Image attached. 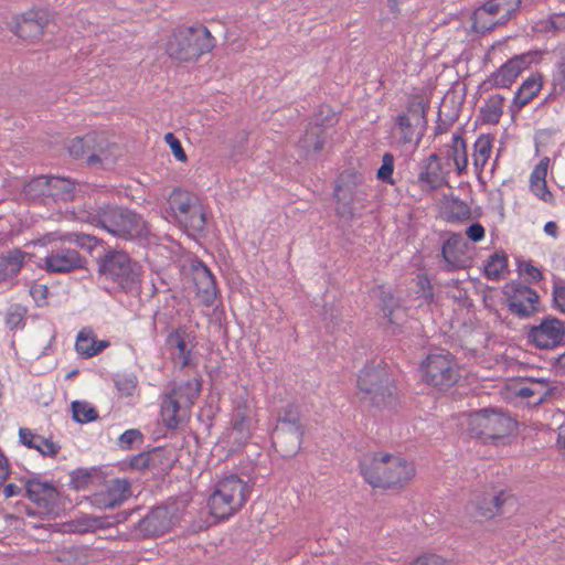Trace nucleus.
I'll return each mask as SVG.
<instances>
[{"label":"nucleus","instance_id":"f257e3e1","mask_svg":"<svg viewBox=\"0 0 565 565\" xmlns=\"http://www.w3.org/2000/svg\"><path fill=\"white\" fill-rule=\"evenodd\" d=\"M81 220L99 226L110 235L124 241L142 242L150 234L148 223L142 215L119 205H102Z\"/></svg>","mask_w":565,"mask_h":565},{"label":"nucleus","instance_id":"f03ea898","mask_svg":"<svg viewBox=\"0 0 565 565\" xmlns=\"http://www.w3.org/2000/svg\"><path fill=\"white\" fill-rule=\"evenodd\" d=\"M361 475L374 488L399 489L415 476V467L406 459L391 454L365 456L360 462Z\"/></svg>","mask_w":565,"mask_h":565},{"label":"nucleus","instance_id":"7ed1b4c3","mask_svg":"<svg viewBox=\"0 0 565 565\" xmlns=\"http://www.w3.org/2000/svg\"><path fill=\"white\" fill-rule=\"evenodd\" d=\"M214 46L215 39L210 30L201 23H195L177 28L168 42L167 52L179 62H190L211 52Z\"/></svg>","mask_w":565,"mask_h":565},{"label":"nucleus","instance_id":"20e7f679","mask_svg":"<svg viewBox=\"0 0 565 565\" xmlns=\"http://www.w3.org/2000/svg\"><path fill=\"white\" fill-rule=\"evenodd\" d=\"M250 494L249 486L236 475L220 480L209 498L211 514L217 519H227L238 512Z\"/></svg>","mask_w":565,"mask_h":565},{"label":"nucleus","instance_id":"39448f33","mask_svg":"<svg viewBox=\"0 0 565 565\" xmlns=\"http://www.w3.org/2000/svg\"><path fill=\"white\" fill-rule=\"evenodd\" d=\"M358 395L370 406L382 407L391 404L394 386L386 369L381 364L364 366L358 376Z\"/></svg>","mask_w":565,"mask_h":565},{"label":"nucleus","instance_id":"423d86ee","mask_svg":"<svg viewBox=\"0 0 565 565\" xmlns=\"http://www.w3.org/2000/svg\"><path fill=\"white\" fill-rule=\"evenodd\" d=\"M97 264L98 273L124 290H131L139 284L141 267L122 250L107 252Z\"/></svg>","mask_w":565,"mask_h":565},{"label":"nucleus","instance_id":"0eeeda50","mask_svg":"<svg viewBox=\"0 0 565 565\" xmlns=\"http://www.w3.org/2000/svg\"><path fill=\"white\" fill-rule=\"evenodd\" d=\"M168 204L175 220L186 231L201 233L206 226V210L200 199L182 189H174L168 199Z\"/></svg>","mask_w":565,"mask_h":565},{"label":"nucleus","instance_id":"6e6552de","mask_svg":"<svg viewBox=\"0 0 565 565\" xmlns=\"http://www.w3.org/2000/svg\"><path fill=\"white\" fill-rule=\"evenodd\" d=\"M514 420L507 414L483 408L468 417V429L471 436L483 439H498L513 430Z\"/></svg>","mask_w":565,"mask_h":565},{"label":"nucleus","instance_id":"1a4fd4ad","mask_svg":"<svg viewBox=\"0 0 565 565\" xmlns=\"http://www.w3.org/2000/svg\"><path fill=\"white\" fill-rule=\"evenodd\" d=\"M423 380L438 390H447L459 377L454 356L447 351H438L427 355L422 365Z\"/></svg>","mask_w":565,"mask_h":565},{"label":"nucleus","instance_id":"9d476101","mask_svg":"<svg viewBox=\"0 0 565 565\" xmlns=\"http://www.w3.org/2000/svg\"><path fill=\"white\" fill-rule=\"evenodd\" d=\"M426 110V105L422 100L415 99L408 103L405 113L396 117L395 128L401 143L407 145L413 141L418 143L420 141L427 127Z\"/></svg>","mask_w":565,"mask_h":565},{"label":"nucleus","instance_id":"9b49d317","mask_svg":"<svg viewBox=\"0 0 565 565\" xmlns=\"http://www.w3.org/2000/svg\"><path fill=\"white\" fill-rule=\"evenodd\" d=\"M362 183V175L345 171L339 178L334 189V196L338 202L337 214L345 220H352L355 216L356 203L362 200L366 193L359 188Z\"/></svg>","mask_w":565,"mask_h":565},{"label":"nucleus","instance_id":"f8f14e48","mask_svg":"<svg viewBox=\"0 0 565 565\" xmlns=\"http://www.w3.org/2000/svg\"><path fill=\"white\" fill-rule=\"evenodd\" d=\"M54 243L47 255L44 257L43 269L49 274H70L75 270L85 269L87 258L76 248Z\"/></svg>","mask_w":565,"mask_h":565},{"label":"nucleus","instance_id":"ddd939ff","mask_svg":"<svg viewBox=\"0 0 565 565\" xmlns=\"http://www.w3.org/2000/svg\"><path fill=\"white\" fill-rule=\"evenodd\" d=\"M178 511L175 503L154 507L139 520L137 530L142 537L163 535L179 522Z\"/></svg>","mask_w":565,"mask_h":565},{"label":"nucleus","instance_id":"4468645a","mask_svg":"<svg viewBox=\"0 0 565 565\" xmlns=\"http://www.w3.org/2000/svg\"><path fill=\"white\" fill-rule=\"evenodd\" d=\"M503 295L509 311L519 318H529L539 310L537 292L522 282H508L503 287Z\"/></svg>","mask_w":565,"mask_h":565},{"label":"nucleus","instance_id":"2eb2a0df","mask_svg":"<svg viewBox=\"0 0 565 565\" xmlns=\"http://www.w3.org/2000/svg\"><path fill=\"white\" fill-rule=\"evenodd\" d=\"M334 122L335 115L329 108H321L315 115L312 121L309 122L305 134L298 141V147L306 154L321 151L326 142L324 127L332 126Z\"/></svg>","mask_w":565,"mask_h":565},{"label":"nucleus","instance_id":"dca6fc26","mask_svg":"<svg viewBox=\"0 0 565 565\" xmlns=\"http://www.w3.org/2000/svg\"><path fill=\"white\" fill-rule=\"evenodd\" d=\"M564 337V323L556 318H545L540 324L531 327L526 332L529 343L545 350L558 347Z\"/></svg>","mask_w":565,"mask_h":565},{"label":"nucleus","instance_id":"f3484780","mask_svg":"<svg viewBox=\"0 0 565 565\" xmlns=\"http://www.w3.org/2000/svg\"><path fill=\"white\" fill-rule=\"evenodd\" d=\"M25 495L40 509L41 513L51 514L56 509L58 492L49 481H41L39 477L23 478Z\"/></svg>","mask_w":565,"mask_h":565},{"label":"nucleus","instance_id":"a211bd4d","mask_svg":"<svg viewBox=\"0 0 565 565\" xmlns=\"http://www.w3.org/2000/svg\"><path fill=\"white\" fill-rule=\"evenodd\" d=\"M532 62L533 55L531 53L515 55L492 73L488 83L494 87L508 88Z\"/></svg>","mask_w":565,"mask_h":565},{"label":"nucleus","instance_id":"6ab92c4d","mask_svg":"<svg viewBox=\"0 0 565 565\" xmlns=\"http://www.w3.org/2000/svg\"><path fill=\"white\" fill-rule=\"evenodd\" d=\"M130 495V483L124 479H114L105 490L94 493L90 502L98 509H113L120 505Z\"/></svg>","mask_w":565,"mask_h":565},{"label":"nucleus","instance_id":"aec40b11","mask_svg":"<svg viewBox=\"0 0 565 565\" xmlns=\"http://www.w3.org/2000/svg\"><path fill=\"white\" fill-rule=\"evenodd\" d=\"M511 499L512 495L503 490H492L476 494L471 504L478 516L492 519L502 513V507Z\"/></svg>","mask_w":565,"mask_h":565},{"label":"nucleus","instance_id":"412c9836","mask_svg":"<svg viewBox=\"0 0 565 565\" xmlns=\"http://www.w3.org/2000/svg\"><path fill=\"white\" fill-rule=\"evenodd\" d=\"M94 135L96 138L94 146L90 147L88 166L103 168L113 166L120 154L119 147L110 142L104 132H94Z\"/></svg>","mask_w":565,"mask_h":565},{"label":"nucleus","instance_id":"4be33fe9","mask_svg":"<svg viewBox=\"0 0 565 565\" xmlns=\"http://www.w3.org/2000/svg\"><path fill=\"white\" fill-rule=\"evenodd\" d=\"M303 437V428H285V426H275L271 433V443L282 457L296 455L300 448Z\"/></svg>","mask_w":565,"mask_h":565},{"label":"nucleus","instance_id":"5701e85b","mask_svg":"<svg viewBox=\"0 0 565 565\" xmlns=\"http://www.w3.org/2000/svg\"><path fill=\"white\" fill-rule=\"evenodd\" d=\"M49 24V14L43 10H32L25 12L17 24L15 33L18 36L34 41L42 38L44 29Z\"/></svg>","mask_w":565,"mask_h":565},{"label":"nucleus","instance_id":"b1692460","mask_svg":"<svg viewBox=\"0 0 565 565\" xmlns=\"http://www.w3.org/2000/svg\"><path fill=\"white\" fill-rule=\"evenodd\" d=\"M193 282L200 301L204 306H212L217 295L216 281L211 270L202 262L193 265Z\"/></svg>","mask_w":565,"mask_h":565},{"label":"nucleus","instance_id":"393cba45","mask_svg":"<svg viewBox=\"0 0 565 565\" xmlns=\"http://www.w3.org/2000/svg\"><path fill=\"white\" fill-rule=\"evenodd\" d=\"M438 159L436 153H431L419 164L417 184L425 192H434L445 183Z\"/></svg>","mask_w":565,"mask_h":565},{"label":"nucleus","instance_id":"a878e982","mask_svg":"<svg viewBox=\"0 0 565 565\" xmlns=\"http://www.w3.org/2000/svg\"><path fill=\"white\" fill-rule=\"evenodd\" d=\"M466 248L467 243L459 233L451 234L449 238L444 242L441 246V257L446 264V270L454 271L467 267V259L465 257Z\"/></svg>","mask_w":565,"mask_h":565},{"label":"nucleus","instance_id":"bb28decb","mask_svg":"<svg viewBox=\"0 0 565 565\" xmlns=\"http://www.w3.org/2000/svg\"><path fill=\"white\" fill-rule=\"evenodd\" d=\"M160 415L166 427L177 429L190 416V408L170 394L168 391L162 395Z\"/></svg>","mask_w":565,"mask_h":565},{"label":"nucleus","instance_id":"cd10ccee","mask_svg":"<svg viewBox=\"0 0 565 565\" xmlns=\"http://www.w3.org/2000/svg\"><path fill=\"white\" fill-rule=\"evenodd\" d=\"M26 255L20 248H11L0 254V282H10L19 275Z\"/></svg>","mask_w":565,"mask_h":565},{"label":"nucleus","instance_id":"c85d7f7f","mask_svg":"<svg viewBox=\"0 0 565 565\" xmlns=\"http://www.w3.org/2000/svg\"><path fill=\"white\" fill-rule=\"evenodd\" d=\"M548 164L550 158L544 157L534 167L530 175V190L541 201L553 204L554 196L546 184Z\"/></svg>","mask_w":565,"mask_h":565},{"label":"nucleus","instance_id":"c756f323","mask_svg":"<svg viewBox=\"0 0 565 565\" xmlns=\"http://www.w3.org/2000/svg\"><path fill=\"white\" fill-rule=\"evenodd\" d=\"M552 390L547 381L530 379L515 390V395L521 398L531 399L532 404L539 405L551 395Z\"/></svg>","mask_w":565,"mask_h":565},{"label":"nucleus","instance_id":"7c9ffc66","mask_svg":"<svg viewBox=\"0 0 565 565\" xmlns=\"http://www.w3.org/2000/svg\"><path fill=\"white\" fill-rule=\"evenodd\" d=\"M542 85V75L540 73L531 74L516 90L512 103V111H519L527 105L540 93Z\"/></svg>","mask_w":565,"mask_h":565},{"label":"nucleus","instance_id":"2f4dec72","mask_svg":"<svg viewBox=\"0 0 565 565\" xmlns=\"http://www.w3.org/2000/svg\"><path fill=\"white\" fill-rule=\"evenodd\" d=\"M19 438L21 444L28 448L38 450L43 456L55 457L61 449L58 444L33 433L29 428H20Z\"/></svg>","mask_w":565,"mask_h":565},{"label":"nucleus","instance_id":"473e14b6","mask_svg":"<svg viewBox=\"0 0 565 565\" xmlns=\"http://www.w3.org/2000/svg\"><path fill=\"white\" fill-rule=\"evenodd\" d=\"M166 342L170 349H175L178 351L177 353H173V359L181 369L191 365V350L188 348L185 329L179 328L170 332Z\"/></svg>","mask_w":565,"mask_h":565},{"label":"nucleus","instance_id":"72a5a7b5","mask_svg":"<svg viewBox=\"0 0 565 565\" xmlns=\"http://www.w3.org/2000/svg\"><path fill=\"white\" fill-rule=\"evenodd\" d=\"M202 390L201 380L193 377L182 383H173L168 392L174 395L175 398L180 399L185 407L193 406L196 398L200 396Z\"/></svg>","mask_w":565,"mask_h":565},{"label":"nucleus","instance_id":"f704fd0d","mask_svg":"<svg viewBox=\"0 0 565 565\" xmlns=\"http://www.w3.org/2000/svg\"><path fill=\"white\" fill-rule=\"evenodd\" d=\"M249 406L246 401H237L234 406L232 416V426L235 431L238 433V440H246L249 438Z\"/></svg>","mask_w":565,"mask_h":565},{"label":"nucleus","instance_id":"c9c22d12","mask_svg":"<svg viewBox=\"0 0 565 565\" xmlns=\"http://www.w3.org/2000/svg\"><path fill=\"white\" fill-rule=\"evenodd\" d=\"M443 217L449 223H462L471 217V209L457 198L447 200L443 207Z\"/></svg>","mask_w":565,"mask_h":565},{"label":"nucleus","instance_id":"e433bc0d","mask_svg":"<svg viewBox=\"0 0 565 565\" xmlns=\"http://www.w3.org/2000/svg\"><path fill=\"white\" fill-rule=\"evenodd\" d=\"M50 178L39 175L29 181L23 188V194L31 201H41L44 204L50 200Z\"/></svg>","mask_w":565,"mask_h":565},{"label":"nucleus","instance_id":"4c0bfd02","mask_svg":"<svg viewBox=\"0 0 565 565\" xmlns=\"http://www.w3.org/2000/svg\"><path fill=\"white\" fill-rule=\"evenodd\" d=\"M50 178V200L70 201L74 198L75 182L67 178L49 177Z\"/></svg>","mask_w":565,"mask_h":565},{"label":"nucleus","instance_id":"58836bf2","mask_svg":"<svg viewBox=\"0 0 565 565\" xmlns=\"http://www.w3.org/2000/svg\"><path fill=\"white\" fill-rule=\"evenodd\" d=\"M492 140L490 135H481L473 145V166L477 171L481 172L488 162L492 151Z\"/></svg>","mask_w":565,"mask_h":565},{"label":"nucleus","instance_id":"ea45409f","mask_svg":"<svg viewBox=\"0 0 565 565\" xmlns=\"http://www.w3.org/2000/svg\"><path fill=\"white\" fill-rule=\"evenodd\" d=\"M503 96L499 94L490 96L480 109L482 121L492 125L498 124L503 113Z\"/></svg>","mask_w":565,"mask_h":565},{"label":"nucleus","instance_id":"a19ab883","mask_svg":"<svg viewBox=\"0 0 565 565\" xmlns=\"http://www.w3.org/2000/svg\"><path fill=\"white\" fill-rule=\"evenodd\" d=\"M173 465L174 459L169 450L161 447L151 450L150 471L153 473H167Z\"/></svg>","mask_w":565,"mask_h":565},{"label":"nucleus","instance_id":"79ce46f5","mask_svg":"<svg viewBox=\"0 0 565 565\" xmlns=\"http://www.w3.org/2000/svg\"><path fill=\"white\" fill-rule=\"evenodd\" d=\"M471 20L472 29L477 33L482 34L493 30L495 26L504 25L503 23H501L498 17L494 20V18H492V15L488 13L481 6L473 11Z\"/></svg>","mask_w":565,"mask_h":565},{"label":"nucleus","instance_id":"37998d69","mask_svg":"<svg viewBox=\"0 0 565 565\" xmlns=\"http://www.w3.org/2000/svg\"><path fill=\"white\" fill-rule=\"evenodd\" d=\"M89 559V548L86 546L64 548L58 556L62 565H88Z\"/></svg>","mask_w":565,"mask_h":565},{"label":"nucleus","instance_id":"c03bdc74","mask_svg":"<svg viewBox=\"0 0 565 565\" xmlns=\"http://www.w3.org/2000/svg\"><path fill=\"white\" fill-rule=\"evenodd\" d=\"M95 138L94 132H89L83 137H75L68 145L70 154L75 159H85L88 163L90 147L94 146Z\"/></svg>","mask_w":565,"mask_h":565},{"label":"nucleus","instance_id":"a18cd8bd","mask_svg":"<svg viewBox=\"0 0 565 565\" xmlns=\"http://www.w3.org/2000/svg\"><path fill=\"white\" fill-rule=\"evenodd\" d=\"M285 426V428H303L300 423L299 406L295 403H288L282 406L277 415V425Z\"/></svg>","mask_w":565,"mask_h":565},{"label":"nucleus","instance_id":"49530a36","mask_svg":"<svg viewBox=\"0 0 565 565\" xmlns=\"http://www.w3.org/2000/svg\"><path fill=\"white\" fill-rule=\"evenodd\" d=\"M507 268V256L502 253H494L484 265V275L491 280H499Z\"/></svg>","mask_w":565,"mask_h":565},{"label":"nucleus","instance_id":"de8ad7c7","mask_svg":"<svg viewBox=\"0 0 565 565\" xmlns=\"http://www.w3.org/2000/svg\"><path fill=\"white\" fill-rule=\"evenodd\" d=\"M450 151V157L455 162L457 172L460 174L466 170L468 164L467 146L465 139L458 135H455L452 137V146Z\"/></svg>","mask_w":565,"mask_h":565},{"label":"nucleus","instance_id":"09e8293b","mask_svg":"<svg viewBox=\"0 0 565 565\" xmlns=\"http://www.w3.org/2000/svg\"><path fill=\"white\" fill-rule=\"evenodd\" d=\"M73 418L77 423L85 424L98 418V412L88 402L75 401L72 403Z\"/></svg>","mask_w":565,"mask_h":565},{"label":"nucleus","instance_id":"8fccbe9b","mask_svg":"<svg viewBox=\"0 0 565 565\" xmlns=\"http://www.w3.org/2000/svg\"><path fill=\"white\" fill-rule=\"evenodd\" d=\"M97 476V470L92 468H78L71 472V486L75 490H82L87 488Z\"/></svg>","mask_w":565,"mask_h":565},{"label":"nucleus","instance_id":"3c124183","mask_svg":"<svg viewBox=\"0 0 565 565\" xmlns=\"http://www.w3.org/2000/svg\"><path fill=\"white\" fill-rule=\"evenodd\" d=\"M26 309L20 305L10 306L6 313V324L10 330L24 328Z\"/></svg>","mask_w":565,"mask_h":565},{"label":"nucleus","instance_id":"603ef678","mask_svg":"<svg viewBox=\"0 0 565 565\" xmlns=\"http://www.w3.org/2000/svg\"><path fill=\"white\" fill-rule=\"evenodd\" d=\"M499 13L498 19L501 23L505 24L513 14L519 10L521 0H492Z\"/></svg>","mask_w":565,"mask_h":565},{"label":"nucleus","instance_id":"864d4df0","mask_svg":"<svg viewBox=\"0 0 565 565\" xmlns=\"http://www.w3.org/2000/svg\"><path fill=\"white\" fill-rule=\"evenodd\" d=\"M95 338L81 331L77 335L75 348L81 356L88 359L96 355V351L93 350Z\"/></svg>","mask_w":565,"mask_h":565},{"label":"nucleus","instance_id":"5fc2aeb1","mask_svg":"<svg viewBox=\"0 0 565 565\" xmlns=\"http://www.w3.org/2000/svg\"><path fill=\"white\" fill-rule=\"evenodd\" d=\"M393 171H394V157L392 153H388V152L384 153L383 159H382V166L377 170V174H376L377 179L383 182L394 184V180L392 178Z\"/></svg>","mask_w":565,"mask_h":565},{"label":"nucleus","instance_id":"6e6d98bb","mask_svg":"<svg viewBox=\"0 0 565 565\" xmlns=\"http://www.w3.org/2000/svg\"><path fill=\"white\" fill-rule=\"evenodd\" d=\"M60 241L74 242L77 246L83 248H93L97 243V238L83 233H66L60 237Z\"/></svg>","mask_w":565,"mask_h":565},{"label":"nucleus","instance_id":"4d7b16f0","mask_svg":"<svg viewBox=\"0 0 565 565\" xmlns=\"http://www.w3.org/2000/svg\"><path fill=\"white\" fill-rule=\"evenodd\" d=\"M164 140L170 146L175 159L181 162H185L188 157L182 148L180 140L172 132L166 134Z\"/></svg>","mask_w":565,"mask_h":565},{"label":"nucleus","instance_id":"13d9d810","mask_svg":"<svg viewBox=\"0 0 565 565\" xmlns=\"http://www.w3.org/2000/svg\"><path fill=\"white\" fill-rule=\"evenodd\" d=\"M519 270L521 275L527 277L529 281L534 282L542 279L541 270L535 267L532 262H522L519 264Z\"/></svg>","mask_w":565,"mask_h":565},{"label":"nucleus","instance_id":"bf43d9fd","mask_svg":"<svg viewBox=\"0 0 565 565\" xmlns=\"http://www.w3.org/2000/svg\"><path fill=\"white\" fill-rule=\"evenodd\" d=\"M553 300L557 309L565 313V281L558 280L554 282Z\"/></svg>","mask_w":565,"mask_h":565},{"label":"nucleus","instance_id":"052dcab7","mask_svg":"<svg viewBox=\"0 0 565 565\" xmlns=\"http://www.w3.org/2000/svg\"><path fill=\"white\" fill-rule=\"evenodd\" d=\"M150 459L151 450L147 452H140L130 459V467L139 471L150 470Z\"/></svg>","mask_w":565,"mask_h":565},{"label":"nucleus","instance_id":"680f3d73","mask_svg":"<svg viewBox=\"0 0 565 565\" xmlns=\"http://www.w3.org/2000/svg\"><path fill=\"white\" fill-rule=\"evenodd\" d=\"M136 379L132 376H120L115 380V385L119 392L124 395H131L134 390L136 388Z\"/></svg>","mask_w":565,"mask_h":565},{"label":"nucleus","instance_id":"e2e57ef3","mask_svg":"<svg viewBox=\"0 0 565 565\" xmlns=\"http://www.w3.org/2000/svg\"><path fill=\"white\" fill-rule=\"evenodd\" d=\"M136 441H142V434L138 429H128L119 437V445L122 448H130Z\"/></svg>","mask_w":565,"mask_h":565},{"label":"nucleus","instance_id":"0e129e2a","mask_svg":"<svg viewBox=\"0 0 565 565\" xmlns=\"http://www.w3.org/2000/svg\"><path fill=\"white\" fill-rule=\"evenodd\" d=\"M82 524L85 526L83 529L84 532L94 531L96 529H103L109 525L108 522L104 518L98 516H87L83 520Z\"/></svg>","mask_w":565,"mask_h":565},{"label":"nucleus","instance_id":"69168bd1","mask_svg":"<svg viewBox=\"0 0 565 565\" xmlns=\"http://www.w3.org/2000/svg\"><path fill=\"white\" fill-rule=\"evenodd\" d=\"M466 235L470 241L477 243L484 238L486 231L480 223H472L467 227Z\"/></svg>","mask_w":565,"mask_h":565},{"label":"nucleus","instance_id":"338daca9","mask_svg":"<svg viewBox=\"0 0 565 565\" xmlns=\"http://www.w3.org/2000/svg\"><path fill=\"white\" fill-rule=\"evenodd\" d=\"M384 315L388 319L390 323L396 324L397 323V319L399 318V316H404V311L401 308H395L394 309V308L385 307L384 308Z\"/></svg>","mask_w":565,"mask_h":565},{"label":"nucleus","instance_id":"774afa93","mask_svg":"<svg viewBox=\"0 0 565 565\" xmlns=\"http://www.w3.org/2000/svg\"><path fill=\"white\" fill-rule=\"evenodd\" d=\"M23 490H24V486L23 487H19V486H17L14 483H8L3 488V494L8 499V498H12V497H17V495L22 494Z\"/></svg>","mask_w":565,"mask_h":565}]
</instances>
